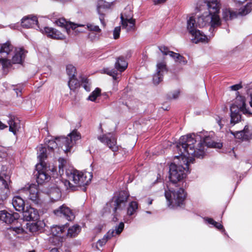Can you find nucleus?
I'll list each match as a JSON object with an SVG mask.
<instances>
[{
	"instance_id": "nucleus-37",
	"label": "nucleus",
	"mask_w": 252,
	"mask_h": 252,
	"mask_svg": "<svg viewBox=\"0 0 252 252\" xmlns=\"http://www.w3.org/2000/svg\"><path fill=\"white\" fill-rule=\"evenodd\" d=\"M85 29H87L90 32H101V30L99 28V27L95 25L93 23H88L86 26H85Z\"/></svg>"
},
{
	"instance_id": "nucleus-25",
	"label": "nucleus",
	"mask_w": 252,
	"mask_h": 252,
	"mask_svg": "<svg viewBox=\"0 0 252 252\" xmlns=\"http://www.w3.org/2000/svg\"><path fill=\"white\" fill-rule=\"evenodd\" d=\"M21 24L23 27L26 28L38 27L37 19L35 16H29L23 18Z\"/></svg>"
},
{
	"instance_id": "nucleus-27",
	"label": "nucleus",
	"mask_w": 252,
	"mask_h": 252,
	"mask_svg": "<svg viewBox=\"0 0 252 252\" xmlns=\"http://www.w3.org/2000/svg\"><path fill=\"white\" fill-rule=\"evenodd\" d=\"M56 24L59 26L63 27L68 35L71 34L70 29L76 31L75 29L77 26L73 23L66 21L64 18H60L57 20Z\"/></svg>"
},
{
	"instance_id": "nucleus-34",
	"label": "nucleus",
	"mask_w": 252,
	"mask_h": 252,
	"mask_svg": "<svg viewBox=\"0 0 252 252\" xmlns=\"http://www.w3.org/2000/svg\"><path fill=\"white\" fill-rule=\"evenodd\" d=\"M67 236L69 237H74L76 236L80 231L81 228L79 225L75 224L67 228Z\"/></svg>"
},
{
	"instance_id": "nucleus-6",
	"label": "nucleus",
	"mask_w": 252,
	"mask_h": 252,
	"mask_svg": "<svg viewBox=\"0 0 252 252\" xmlns=\"http://www.w3.org/2000/svg\"><path fill=\"white\" fill-rule=\"evenodd\" d=\"M37 157L40 162L36 165L37 173L35 176L37 183L41 184L49 181L50 176L46 173V167L44 165V160L47 157L46 149L42 145H40L37 147Z\"/></svg>"
},
{
	"instance_id": "nucleus-55",
	"label": "nucleus",
	"mask_w": 252,
	"mask_h": 252,
	"mask_svg": "<svg viewBox=\"0 0 252 252\" xmlns=\"http://www.w3.org/2000/svg\"><path fill=\"white\" fill-rule=\"evenodd\" d=\"M167 0H153V2L155 5L164 3Z\"/></svg>"
},
{
	"instance_id": "nucleus-28",
	"label": "nucleus",
	"mask_w": 252,
	"mask_h": 252,
	"mask_svg": "<svg viewBox=\"0 0 252 252\" xmlns=\"http://www.w3.org/2000/svg\"><path fill=\"white\" fill-rule=\"evenodd\" d=\"M44 32L48 36L56 39H63L65 38L64 35L58 30L49 27H45Z\"/></svg>"
},
{
	"instance_id": "nucleus-30",
	"label": "nucleus",
	"mask_w": 252,
	"mask_h": 252,
	"mask_svg": "<svg viewBox=\"0 0 252 252\" xmlns=\"http://www.w3.org/2000/svg\"><path fill=\"white\" fill-rule=\"evenodd\" d=\"M12 204L16 211L19 212L24 211L25 201L20 196L18 195L14 196L12 200Z\"/></svg>"
},
{
	"instance_id": "nucleus-11",
	"label": "nucleus",
	"mask_w": 252,
	"mask_h": 252,
	"mask_svg": "<svg viewBox=\"0 0 252 252\" xmlns=\"http://www.w3.org/2000/svg\"><path fill=\"white\" fill-rule=\"evenodd\" d=\"M13 45L8 41L5 43L0 44V54L1 57L0 58V63L3 68L11 66V61L7 59L6 57L13 52Z\"/></svg>"
},
{
	"instance_id": "nucleus-26",
	"label": "nucleus",
	"mask_w": 252,
	"mask_h": 252,
	"mask_svg": "<svg viewBox=\"0 0 252 252\" xmlns=\"http://www.w3.org/2000/svg\"><path fill=\"white\" fill-rule=\"evenodd\" d=\"M26 51L23 48H16L14 51V55L12 57L11 61V65L12 63H22L26 56Z\"/></svg>"
},
{
	"instance_id": "nucleus-57",
	"label": "nucleus",
	"mask_w": 252,
	"mask_h": 252,
	"mask_svg": "<svg viewBox=\"0 0 252 252\" xmlns=\"http://www.w3.org/2000/svg\"><path fill=\"white\" fill-rule=\"evenodd\" d=\"M7 127V126L6 125H4L1 121H0V129H3Z\"/></svg>"
},
{
	"instance_id": "nucleus-5",
	"label": "nucleus",
	"mask_w": 252,
	"mask_h": 252,
	"mask_svg": "<svg viewBox=\"0 0 252 252\" xmlns=\"http://www.w3.org/2000/svg\"><path fill=\"white\" fill-rule=\"evenodd\" d=\"M174 186H167L165 189L164 195L167 201V205L170 208L182 205L186 197V192L181 187L174 189Z\"/></svg>"
},
{
	"instance_id": "nucleus-17",
	"label": "nucleus",
	"mask_w": 252,
	"mask_h": 252,
	"mask_svg": "<svg viewBox=\"0 0 252 252\" xmlns=\"http://www.w3.org/2000/svg\"><path fill=\"white\" fill-rule=\"evenodd\" d=\"M54 213L57 216L63 217L69 221H71L75 218V216L70 209L64 205L55 210Z\"/></svg>"
},
{
	"instance_id": "nucleus-22",
	"label": "nucleus",
	"mask_w": 252,
	"mask_h": 252,
	"mask_svg": "<svg viewBox=\"0 0 252 252\" xmlns=\"http://www.w3.org/2000/svg\"><path fill=\"white\" fill-rule=\"evenodd\" d=\"M23 211V217L27 221L36 220L38 219L39 215L36 209L31 206H27Z\"/></svg>"
},
{
	"instance_id": "nucleus-61",
	"label": "nucleus",
	"mask_w": 252,
	"mask_h": 252,
	"mask_svg": "<svg viewBox=\"0 0 252 252\" xmlns=\"http://www.w3.org/2000/svg\"><path fill=\"white\" fill-rule=\"evenodd\" d=\"M153 200L152 199H149L148 204V205H151L152 204Z\"/></svg>"
},
{
	"instance_id": "nucleus-48",
	"label": "nucleus",
	"mask_w": 252,
	"mask_h": 252,
	"mask_svg": "<svg viewBox=\"0 0 252 252\" xmlns=\"http://www.w3.org/2000/svg\"><path fill=\"white\" fill-rule=\"evenodd\" d=\"M180 91L179 90H176L169 94L168 97L170 99H176L178 97Z\"/></svg>"
},
{
	"instance_id": "nucleus-2",
	"label": "nucleus",
	"mask_w": 252,
	"mask_h": 252,
	"mask_svg": "<svg viewBox=\"0 0 252 252\" xmlns=\"http://www.w3.org/2000/svg\"><path fill=\"white\" fill-rule=\"evenodd\" d=\"M208 11L204 12L198 17L196 21L195 27L200 28L206 26H211L210 30L220 25V19L218 15L220 8V0H204Z\"/></svg>"
},
{
	"instance_id": "nucleus-1",
	"label": "nucleus",
	"mask_w": 252,
	"mask_h": 252,
	"mask_svg": "<svg viewBox=\"0 0 252 252\" xmlns=\"http://www.w3.org/2000/svg\"><path fill=\"white\" fill-rule=\"evenodd\" d=\"M197 139L194 135L187 134L182 136L179 139V142L176 147L179 150V156H175V159L179 160L178 164L176 161L169 166V182L167 186L179 187L181 183L186 177L189 171V163H193L194 158H201L204 152L203 148L194 150L193 143Z\"/></svg>"
},
{
	"instance_id": "nucleus-49",
	"label": "nucleus",
	"mask_w": 252,
	"mask_h": 252,
	"mask_svg": "<svg viewBox=\"0 0 252 252\" xmlns=\"http://www.w3.org/2000/svg\"><path fill=\"white\" fill-rule=\"evenodd\" d=\"M123 15L126 16H128L129 15H131V18H133V14L129 8H125L124 11L121 13V16H123Z\"/></svg>"
},
{
	"instance_id": "nucleus-46",
	"label": "nucleus",
	"mask_w": 252,
	"mask_h": 252,
	"mask_svg": "<svg viewBox=\"0 0 252 252\" xmlns=\"http://www.w3.org/2000/svg\"><path fill=\"white\" fill-rule=\"evenodd\" d=\"M124 226V223L123 222H120L118 225L116 226L115 229H113L114 230V236L115 234L119 235L123 231Z\"/></svg>"
},
{
	"instance_id": "nucleus-3",
	"label": "nucleus",
	"mask_w": 252,
	"mask_h": 252,
	"mask_svg": "<svg viewBox=\"0 0 252 252\" xmlns=\"http://www.w3.org/2000/svg\"><path fill=\"white\" fill-rule=\"evenodd\" d=\"M67 180L64 182L65 186L71 190H76L78 187L88 185L91 182L93 174L91 172L79 171L77 170L66 171Z\"/></svg>"
},
{
	"instance_id": "nucleus-33",
	"label": "nucleus",
	"mask_w": 252,
	"mask_h": 252,
	"mask_svg": "<svg viewBox=\"0 0 252 252\" xmlns=\"http://www.w3.org/2000/svg\"><path fill=\"white\" fill-rule=\"evenodd\" d=\"M113 236H114V230H109L101 239L99 240L97 242V245L100 247H102L106 244L109 239H111Z\"/></svg>"
},
{
	"instance_id": "nucleus-59",
	"label": "nucleus",
	"mask_w": 252,
	"mask_h": 252,
	"mask_svg": "<svg viewBox=\"0 0 252 252\" xmlns=\"http://www.w3.org/2000/svg\"><path fill=\"white\" fill-rule=\"evenodd\" d=\"M14 90L15 91V92L17 94V95L18 96L19 93H21V89H14Z\"/></svg>"
},
{
	"instance_id": "nucleus-60",
	"label": "nucleus",
	"mask_w": 252,
	"mask_h": 252,
	"mask_svg": "<svg viewBox=\"0 0 252 252\" xmlns=\"http://www.w3.org/2000/svg\"><path fill=\"white\" fill-rule=\"evenodd\" d=\"M50 252H58V250L57 248L52 249Z\"/></svg>"
},
{
	"instance_id": "nucleus-12",
	"label": "nucleus",
	"mask_w": 252,
	"mask_h": 252,
	"mask_svg": "<svg viewBox=\"0 0 252 252\" xmlns=\"http://www.w3.org/2000/svg\"><path fill=\"white\" fill-rule=\"evenodd\" d=\"M21 193L29 194L28 198L32 203L36 205H40L42 201L40 198V193L38 191L37 187L35 184H31L26 186L20 190Z\"/></svg>"
},
{
	"instance_id": "nucleus-47",
	"label": "nucleus",
	"mask_w": 252,
	"mask_h": 252,
	"mask_svg": "<svg viewBox=\"0 0 252 252\" xmlns=\"http://www.w3.org/2000/svg\"><path fill=\"white\" fill-rule=\"evenodd\" d=\"M121 32V27H116L113 31V37L114 39H117L120 36V33Z\"/></svg>"
},
{
	"instance_id": "nucleus-63",
	"label": "nucleus",
	"mask_w": 252,
	"mask_h": 252,
	"mask_svg": "<svg viewBox=\"0 0 252 252\" xmlns=\"http://www.w3.org/2000/svg\"><path fill=\"white\" fill-rule=\"evenodd\" d=\"M146 213H148V214H150L151 213L150 212H149V211H147Z\"/></svg>"
},
{
	"instance_id": "nucleus-7",
	"label": "nucleus",
	"mask_w": 252,
	"mask_h": 252,
	"mask_svg": "<svg viewBox=\"0 0 252 252\" xmlns=\"http://www.w3.org/2000/svg\"><path fill=\"white\" fill-rule=\"evenodd\" d=\"M231 111V123L235 125L238 123L241 118L240 114V111H241L244 114L251 115L252 113L249 108L246 107L245 98L243 96H237L234 104H233L230 107Z\"/></svg>"
},
{
	"instance_id": "nucleus-43",
	"label": "nucleus",
	"mask_w": 252,
	"mask_h": 252,
	"mask_svg": "<svg viewBox=\"0 0 252 252\" xmlns=\"http://www.w3.org/2000/svg\"><path fill=\"white\" fill-rule=\"evenodd\" d=\"M74 25L77 26L76 28V29H75V30L76 31H75V30H73L72 29H70L71 34L69 35H71L72 34H73V33H74V34L76 35L78 33L82 32H84V30H83L82 29H78V28H84L85 29V25H81V24H74Z\"/></svg>"
},
{
	"instance_id": "nucleus-58",
	"label": "nucleus",
	"mask_w": 252,
	"mask_h": 252,
	"mask_svg": "<svg viewBox=\"0 0 252 252\" xmlns=\"http://www.w3.org/2000/svg\"><path fill=\"white\" fill-rule=\"evenodd\" d=\"M235 2L238 3H242L244 2L246 0H233Z\"/></svg>"
},
{
	"instance_id": "nucleus-41",
	"label": "nucleus",
	"mask_w": 252,
	"mask_h": 252,
	"mask_svg": "<svg viewBox=\"0 0 252 252\" xmlns=\"http://www.w3.org/2000/svg\"><path fill=\"white\" fill-rule=\"evenodd\" d=\"M9 232L16 236L17 234L22 233L23 229L21 227H12L8 229Z\"/></svg>"
},
{
	"instance_id": "nucleus-16",
	"label": "nucleus",
	"mask_w": 252,
	"mask_h": 252,
	"mask_svg": "<svg viewBox=\"0 0 252 252\" xmlns=\"http://www.w3.org/2000/svg\"><path fill=\"white\" fill-rule=\"evenodd\" d=\"M129 196L128 193L125 190L121 191L119 194L115 197V208L114 211L123 209L126 206V203Z\"/></svg>"
},
{
	"instance_id": "nucleus-21",
	"label": "nucleus",
	"mask_w": 252,
	"mask_h": 252,
	"mask_svg": "<svg viewBox=\"0 0 252 252\" xmlns=\"http://www.w3.org/2000/svg\"><path fill=\"white\" fill-rule=\"evenodd\" d=\"M157 72L153 76V82L156 85L162 81L163 73L167 71L166 64L163 62L157 63Z\"/></svg>"
},
{
	"instance_id": "nucleus-19",
	"label": "nucleus",
	"mask_w": 252,
	"mask_h": 252,
	"mask_svg": "<svg viewBox=\"0 0 252 252\" xmlns=\"http://www.w3.org/2000/svg\"><path fill=\"white\" fill-rule=\"evenodd\" d=\"M122 28L126 30L127 32L134 31L135 29V20L131 18V15L128 16L125 15L121 16Z\"/></svg>"
},
{
	"instance_id": "nucleus-53",
	"label": "nucleus",
	"mask_w": 252,
	"mask_h": 252,
	"mask_svg": "<svg viewBox=\"0 0 252 252\" xmlns=\"http://www.w3.org/2000/svg\"><path fill=\"white\" fill-rule=\"evenodd\" d=\"M204 219L206 221L210 224H211L213 225L215 224L216 221L211 218H205Z\"/></svg>"
},
{
	"instance_id": "nucleus-10",
	"label": "nucleus",
	"mask_w": 252,
	"mask_h": 252,
	"mask_svg": "<svg viewBox=\"0 0 252 252\" xmlns=\"http://www.w3.org/2000/svg\"><path fill=\"white\" fill-rule=\"evenodd\" d=\"M252 10V3H248L245 7L241 8L237 12L230 8L222 10V18L225 21L232 20L237 17L238 15L245 16L249 13Z\"/></svg>"
},
{
	"instance_id": "nucleus-18",
	"label": "nucleus",
	"mask_w": 252,
	"mask_h": 252,
	"mask_svg": "<svg viewBox=\"0 0 252 252\" xmlns=\"http://www.w3.org/2000/svg\"><path fill=\"white\" fill-rule=\"evenodd\" d=\"M158 48L163 55H169L174 60L175 62L183 64H186L187 63V61L183 56H181L179 53L169 51L167 47L165 46H160Z\"/></svg>"
},
{
	"instance_id": "nucleus-29",
	"label": "nucleus",
	"mask_w": 252,
	"mask_h": 252,
	"mask_svg": "<svg viewBox=\"0 0 252 252\" xmlns=\"http://www.w3.org/2000/svg\"><path fill=\"white\" fill-rule=\"evenodd\" d=\"M7 123L9 125V130L16 135L20 128L19 120L14 116H10Z\"/></svg>"
},
{
	"instance_id": "nucleus-4",
	"label": "nucleus",
	"mask_w": 252,
	"mask_h": 252,
	"mask_svg": "<svg viewBox=\"0 0 252 252\" xmlns=\"http://www.w3.org/2000/svg\"><path fill=\"white\" fill-rule=\"evenodd\" d=\"M80 138V136L76 131H73L69 133L67 137H61L56 138V141L49 140L48 148L53 150L57 146L60 147L63 152L67 153L70 152L71 148L74 145L77 140Z\"/></svg>"
},
{
	"instance_id": "nucleus-20",
	"label": "nucleus",
	"mask_w": 252,
	"mask_h": 252,
	"mask_svg": "<svg viewBox=\"0 0 252 252\" xmlns=\"http://www.w3.org/2000/svg\"><path fill=\"white\" fill-rule=\"evenodd\" d=\"M230 132L235 138L244 140H249L252 138V133L249 130V126H245L244 129L240 131H233L230 130Z\"/></svg>"
},
{
	"instance_id": "nucleus-32",
	"label": "nucleus",
	"mask_w": 252,
	"mask_h": 252,
	"mask_svg": "<svg viewBox=\"0 0 252 252\" xmlns=\"http://www.w3.org/2000/svg\"><path fill=\"white\" fill-rule=\"evenodd\" d=\"M67 229L66 225L54 226L51 228V232L53 236L60 237L62 238L61 235Z\"/></svg>"
},
{
	"instance_id": "nucleus-40",
	"label": "nucleus",
	"mask_w": 252,
	"mask_h": 252,
	"mask_svg": "<svg viewBox=\"0 0 252 252\" xmlns=\"http://www.w3.org/2000/svg\"><path fill=\"white\" fill-rule=\"evenodd\" d=\"M81 86L86 91L90 92L91 91V83L87 78H82Z\"/></svg>"
},
{
	"instance_id": "nucleus-8",
	"label": "nucleus",
	"mask_w": 252,
	"mask_h": 252,
	"mask_svg": "<svg viewBox=\"0 0 252 252\" xmlns=\"http://www.w3.org/2000/svg\"><path fill=\"white\" fill-rule=\"evenodd\" d=\"M195 19L190 17L187 21V30L191 35V40L193 43L197 44L199 42L205 43L208 42V38L203 32L197 29L195 27Z\"/></svg>"
},
{
	"instance_id": "nucleus-50",
	"label": "nucleus",
	"mask_w": 252,
	"mask_h": 252,
	"mask_svg": "<svg viewBox=\"0 0 252 252\" xmlns=\"http://www.w3.org/2000/svg\"><path fill=\"white\" fill-rule=\"evenodd\" d=\"M215 119H216L217 123L220 126V128H221L223 126V124H222L221 123V118L219 116H216L215 117Z\"/></svg>"
},
{
	"instance_id": "nucleus-51",
	"label": "nucleus",
	"mask_w": 252,
	"mask_h": 252,
	"mask_svg": "<svg viewBox=\"0 0 252 252\" xmlns=\"http://www.w3.org/2000/svg\"><path fill=\"white\" fill-rule=\"evenodd\" d=\"M242 86L240 84H236L230 86V88L232 91H237L242 88Z\"/></svg>"
},
{
	"instance_id": "nucleus-31",
	"label": "nucleus",
	"mask_w": 252,
	"mask_h": 252,
	"mask_svg": "<svg viewBox=\"0 0 252 252\" xmlns=\"http://www.w3.org/2000/svg\"><path fill=\"white\" fill-rule=\"evenodd\" d=\"M52 201H56L60 199L61 197V193L60 189L58 188H51L49 191L46 192Z\"/></svg>"
},
{
	"instance_id": "nucleus-14",
	"label": "nucleus",
	"mask_w": 252,
	"mask_h": 252,
	"mask_svg": "<svg viewBox=\"0 0 252 252\" xmlns=\"http://www.w3.org/2000/svg\"><path fill=\"white\" fill-rule=\"evenodd\" d=\"M97 139L102 143L106 145L112 151L116 152L118 150L117 145L116 138L111 133L103 134L97 137Z\"/></svg>"
},
{
	"instance_id": "nucleus-15",
	"label": "nucleus",
	"mask_w": 252,
	"mask_h": 252,
	"mask_svg": "<svg viewBox=\"0 0 252 252\" xmlns=\"http://www.w3.org/2000/svg\"><path fill=\"white\" fill-rule=\"evenodd\" d=\"M111 4L103 0H99L97 2L96 10L99 15V19L103 26H105L104 22V17L106 11L110 8Z\"/></svg>"
},
{
	"instance_id": "nucleus-35",
	"label": "nucleus",
	"mask_w": 252,
	"mask_h": 252,
	"mask_svg": "<svg viewBox=\"0 0 252 252\" xmlns=\"http://www.w3.org/2000/svg\"><path fill=\"white\" fill-rule=\"evenodd\" d=\"M138 209V203L136 201H131L127 208V214L130 216L134 215Z\"/></svg>"
},
{
	"instance_id": "nucleus-13",
	"label": "nucleus",
	"mask_w": 252,
	"mask_h": 252,
	"mask_svg": "<svg viewBox=\"0 0 252 252\" xmlns=\"http://www.w3.org/2000/svg\"><path fill=\"white\" fill-rule=\"evenodd\" d=\"M127 66V63L125 60L124 58L119 57L118 58L115 64V69H110L107 67L104 68L101 70V72L106 74L113 77L114 80H117L118 75V71L120 72L124 71Z\"/></svg>"
},
{
	"instance_id": "nucleus-45",
	"label": "nucleus",
	"mask_w": 252,
	"mask_h": 252,
	"mask_svg": "<svg viewBox=\"0 0 252 252\" xmlns=\"http://www.w3.org/2000/svg\"><path fill=\"white\" fill-rule=\"evenodd\" d=\"M62 238L60 237L53 236V237H50L49 238V242L52 243L53 245H58L60 244V242L61 241Z\"/></svg>"
},
{
	"instance_id": "nucleus-62",
	"label": "nucleus",
	"mask_w": 252,
	"mask_h": 252,
	"mask_svg": "<svg viewBox=\"0 0 252 252\" xmlns=\"http://www.w3.org/2000/svg\"><path fill=\"white\" fill-rule=\"evenodd\" d=\"M29 252H35V251L34 250H33V251H30Z\"/></svg>"
},
{
	"instance_id": "nucleus-39",
	"label": "nucleus",
	"mask_w": 252,
	"mask_h": 252,
	"mask_svg": "<svg viewBox=\"0 0 252 252\" xmlns=\"http://www.w3.org/2000/svg\"><path fill=\"white\" fill-rule=\"evenodd\" d=\"M66 73L69 77L76 75V68L72 64H68L66 66Z\"/></svg>"
},
{
	"instance_id": "nucleus-23",
	"label": "nucleus",
	"mask_w": 252,
	"mask_h": 252,
	"mask_svg": "<svg viewBox=\"0 0 252 252\" xmlns=\"http://www.w3.org/2000/svg\"><path fill=\"white\" fill-rule=\"evenodd\" d=\"M19 215L17 213L10 214L3 210L0 211V220L6 223H11L18 219Z\"/></svg>"
},
{
	"instance_id": "nucleus-9",
	"label": "nucleus",
	"mask_w": 252,
	"mask_h": 252,
	"mask_svg": "<svg viewBox=\"0 0 252 252\" xmlns=\"http://www.w3.org/2000/svg\"><path fill=\"white\" fill-rule=\"evenodd\" d=\"M190 135H194V137L195 139L197 140L193 143V146H194V150H197V149L200 148L201 146L203 149L204 152V144L206 145V146L209 148H215L220 149L222 147V144L221 143L216 142L213 139L212 136L211 135H205L204 137L202 138V136L200 134H195L194 133L190 134ZM205 153L204 154L202 157L200 158H203Z\"/></svg>"
},
{
	"instance_id": "nucleus-56",
	"label": "nucleus",
	"mask_w": 252,
	"mask_h": 252,
	"mask_svg": "<svg viewBox=\"0 0 252 252\" xmlns=\"http://www.w3.org/2000/svg\"><path fill=\"white\" fill-rule=\"evenodd\" d=\"M30 229L31 230V231H36V230H37V227L36 226V225L35 223H32V225L30 226Z\"/></svg>"
},
{
	"instance_id": "nucleus-38",
	"label": "nucleus",
	"mask_w": 252,
	"mask_h": 252,
	"mask_svg": "<svg viewBox=\"0 0 252 252\" xmlns=\"http://www.w3.org/2000/svg\"><path fill=\"white\" fill-rule=\"evenodd\" d=\"M100 89L96 88L89 96L88 99L92 101H94L96 98L100 95Z\"/></svg>"
},
{
	"instance_id": "nucleus-42",
	"label": "nucleus",
	"mask_w": 252,
	"mask_h": 252,
	"mask_svg": "<svg viewBox=\"0 0 252 252\" xmlns=\"http://www.w3.org/2000/svg\"><path fill=\"white\" fill-rule=\"evenodd\" d=\"M100 33L101 32H90L88 35V37L91 41H95L99 39Z\"/></svg>"
},
{
	"instance_id": "nucleus-36",
	"label": "nucleus",
	"mask_w": 252,
	"mask_h": 252,
	"mask_svg": "<svg viewBox=\"0 0 252 252\" xmlns=\"http://www.w3.org/2000/svg\"><path fill=\"white\" fill-rule=\"evenodd\" d=\"M79 82L76 78V75L69 77L68 86L71 90H74L79 86Z\"/></svg>"
},
{
	"instance_id": "nucleus-52",
	"label": "nucleus",
	"mask_w": 252,
	"mask_h": 252,
	"mask_svg": "<svg viewBox=\"0 0 252 252\" xmlns=\"http://www.w3.org/2000/svg\"><path fill=\"white\" fill-rule=\"evenodd\" d=\"M214 226L216 228H217V229H218L219 230L222 229L223 231H224V229H223V227L221 223L216 221L215 224L214 225Z\"/></svg>"
},
{
	"instance_id": "nucleus-54",
	"label": "nucleus",
	"mask_w": 252,
	"mask_h": 252,
	"mask_svg": "<svg viewBox=\"0 0 252 252\" xmlns=\"http://www.w3.org/2000/svg\"><path fill=\"white\" fill-rule=\"evenodd\" d=\"M247 93H248V94H250V95L251 100L250 101L249 103H250V106L252 108V88H249L247 90Z\"/></svg>"
},
{
	"instance_id": "nucleus-24",
	"label": "nucleus",
	"mask_w": 252,
	"mask_h": 252,
	"mask_svg": "<svg viewBox=\"0 0 252 252\" xmlns=\"http://www.w3.org/2000/svg\"><path fill=\"white\" fill-rule=\"evenodd\" d=\"M9 180V177L8 175H5L2 173H0V185L1 184L4 187V189L6 191L4 194L0 196V207L2 206L4 201L7 198V192L8 191V181Z\"/></svg>"
},
{
	"instance_id": "nucleus-44",
	"label": "nucleus",
	"mask_w": 252,
	"mask_h": 252,
	"mask_svg": "<svg viewBox=\"0 0 252 252\" xmlns=\"http://www.w3.org/2000/svg\"><path fill=\"white\" fill-rule=\"evenodd\" d=\"M59 173L61 174H63V167L66 163V160L63 158H60L59 159Z\"/></svg>"
}]
</instances>
